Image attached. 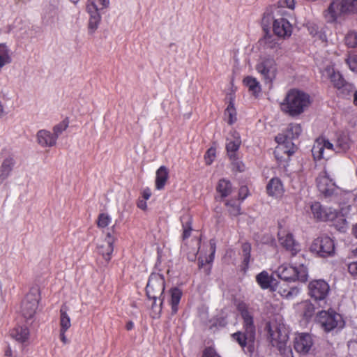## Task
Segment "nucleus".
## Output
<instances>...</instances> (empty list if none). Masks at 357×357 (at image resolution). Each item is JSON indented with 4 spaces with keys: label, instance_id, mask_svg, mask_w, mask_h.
<instances>
[{
    "label": "nucleus",
    "instance_id": "4",
    "mask_svg": "<svg viewBox=\"0 0 357 357\" xmlns=\"http://www.w3.org/2000/svg\"><path fill=\"white\" fill-rule=\"evenodd\" d=\"M165 288V277L159 273H151L149 278L148 283L146 287V294L149 300H153L152 308L154 309L156 305L157 299L160 300L158 306L159 312L165 301V296H163Z\"/></svg>",
    "mask_w": 357,
    "mask_h": 357
},
{
    "label": "nucleus",
    "instance_id": "59",
    "mask_svg": "<svg viewBox=\"0 0 357 357\" xmlns=\"http://www.w3.org/2000/svg\"><path fill=\"white\" fill-rule=\"evenodd\" d=\"M137 206L139 208H142L143 210H145L146 208V202H144V201H140L137 203Z\"/></svg>",
    "mask_w": 357,
    "mask_h": 357
},
{
    "label": "nucleus",
    "instance_id": "39",
    "mask_svg": "<svg viewBox=\"0 0 357 357\" xmlns=\"http://www.w3.org/2000/svg\"><path fill=\"white\" fill-rule=\"evenodd\" d=\"M101 21V17H89L88 23V31L89 34H93L98 29Z\"/></svg>",
    "mask_w": 357,
    "mask_h": 357
},
{
    "label": "nucleus",
    "instance_id": "45",
    "mask_svg": "<svg viewBox=\"0 0 357 357\" xmlns=\"http://www.w3.org/2000/svg\"><path fill=\"white\" fill-rule=\"evenodd\" d=\"M346 63L351 71L357 73V54L349 55L346 59Z\"/></svg>",
    "mask_w": 357,
    "mask_h": 357
},
{
    "label": "nucleus",
    "instance_id": "8",
    "mask_svg": "<svg viewBox=\"0 0 357 357\" xmlns=\"http://www.w3.org/2000/svg\"><path fill=\"white\" fill-rule=\"evenodd\" d=\"M40 295L37 291H30L21 302L20 314L26 321L32 319L38 310Z\"/></svg>",
    "mask_w": 357,
    "mask_h": 357
},
{
    "label": "nucleus",
    "instance_id": "26",
    "mask_svg": "<svg viewBox=\"0 0 357 357\" xmlns=\"http://www.w3.org/2000/svg\"><path fill=\"white\" fill-rule=\"evenodd\" d=\"M297 307V310L300 312L301 315L307 321L311 319L314 314L315 307L308 300L298 303Z\"/></svg>",
    "mask_w": 357,
    "mask_h": 357
},
{
    "label": "nucleus",
    "instance_id": "51",
    "mask_svg": "<svg viewBox=\"0 0 357 357\" xmlns=\"http://www.w3.org/2000/svg\"><path fill=\"white\" fill-rule=\"evenodd\" d=\"M251 244L248 242L243 243L242 244V252L243 255L250 254L251 252Z\"/></svg>",
    "mask_w": 357,
    "mask_h": 357
},
{
    "label": "nucleus",
    "instance_id": "40",
    "mask_svg": "<svg viewBox=\"0 0 357 357\" xmlns=\"http://www.w3.org/2000/svg\"><path fill=\"white\" fill-rule=\"evenodd\" d=\"M345 43L349 47H357V31H351L345 36Z\"/></svg>",
    "mask_w": 357,
    "mask_h": 357
},
{
    "label": "nucleus",
    "instance_id": "62",
    "mask_svg": "<svg viewBox=\"0 0 357 357\" xmlns=\"http://www.w3.org/2000/svg\"><path fill=\"white\" fill-rule=\"evenodd\" d=\"M214 252L215 250L213 251V252L211 253V256H210V259L212 261L213 259V255H214Z\"/></svg>",
    "mask_w": 357,
    "mask_h": 357
},
{
    "label": "nucleus",
    "instance_id": "42",
    "mask_svg": "<svg viewBox=\"0 0 357 357\" xmlns=\"http://www.w3.org/2000/svg\"><path fill=\"white\" fill-rule=\"evenodd\" d=\"M86 12L89 13V17L95 16V17H101L99 10H100V8H98L97 5L94 3V1H88L86 3Z\"/></svg>",
    "mask_w": 357,
    "mask_h": 357
},
{
    "label": "nucleus",
    "instance_id": "15",
    "mask_svg": "<svg viewBox=\"0 0 357 357\" xmlns=\"http://www.w3.org/2000/svg\"><path fill=\"white\" fill-rule=\"evenodd\" d=\"M114 236L107 232L100 243L97 246V252L102 258L105 265H107L111 261L114 252Z\"/></svg>",
    "mask_w": 357,
    "mask_h": 357
},
{
    "label": "nucleus",
    "instance_id": "48",
    "mask_svg": "<svg viewBox=\"0 0 357 357\" xmlns=\"http://www.w3.org/2000/svg\"><path fill=\"white\" fill-rule=\"evenodd\" d=\"M203 357H220L212 347H206L203 351Z\"/></svg>",
    "mask_w": 357,
    "mask_h": 357
},
{
    "label": "nucleus",
    "instance_id": "2",
    "mask_svg": "<svg viewBox=\"0 0 357 357\" xmlns=\"http://www.w3.org/2000/svg\"><path fill=\"white\" fill-rule=\"evenodd\" d=\"M285 135L280 134L275 137L278 145L274 151L278 161L289 160L294 153V146L291 139L298 138L302 132V128L298 123L289 124Z\"/></svg>",
    "mask_w": 357,
    "mask_h": 357
},
{
    "label": "nucleus",
    "instance_id": "35",
    "mask_svg": "<svg viewBox=\"0 0 357 357\" xmlns=\"http://www.w3.org/2000/svg\"><path fill=\"white\" fill-rule=\"evenodd\" d=\"M181 220L183 230L181 238L183 241H185L191 236L192 231V218L188 215L183 216Z\"/></svg>",
    "mask_w": 357,
    "mask_h": 357
},
{
    "label": "nucleus",
    "instance_id": "60",
    "mask_svg": "<svg viewBox=\"0 0 357 357\" xmlns=\"http://www.w3.org/2000/svg\"><path fill=\"white\" fill-rule=\"evenodd\" d=\"M352 234L356 238H357V223L353 226Z\"/></svg>",
    "mask_w": 357,
    "mask_h": 357
},
{
    "label": "nucleus",
    "instance_id": "61",
    "mask_svg": "<svg viewBox=\"0 0 357 357\" xmlns=\"http://www.w3.org/2000/svg\"><path fill=\"white\" fill-rule=\"evenodd\" d=\"M354 104L357 106V90L354 93Z\"/></svg>",
    "mask_w": 357,
    "mask_h": 357
},
{
    "label": "nucleus",
    "instance_id": "44",
    "mask_svg": "<svg viewBox=\"0 0 357 357\" xmlns=\"http://www.w3.org/2000/svg\"><path fill=\"white\" fill-rule=\"evenodd\" d=\"M216 157V149L215 147L209 148L205 155H204V160L206 165H211L213 162L215 160Z\"/></svg>",
    "mask_w": 357,
    "mask_h": 357
},
{
    "label": "nucleus",
    "instance_id": "12",
    "mask_svg": "<svg viewBox=\"0 0 357 357\" xmlns=\"http://www.w3.org/2000/svg\"><path fill=\"white\" fill-rule=\"evenodd\" d=\"M268 339L273 346L281 347L288 340V335L283 325L275 323L266 324Z\"/></svg>",
    "mask_w": 357,
    "mask_h": 357
},
{
    "label": "nucleus",
    "instance_id": "27",
    "mask_svg": "<svg viewBox=\"0 0 357 357\" xmlns=\"http://www.w3.org/2000/svg\"><path fill=\"white\" fill-rule=\"evenodd\" d=\"M256 281L262 289H271V290L275 291L273 288L274 279L267 271H263L257 274L256 276Z\"/></svg>",
    "mask_w": 357,
    "mask_h": 357
},
{
    "label": "nucleus",
    "instance_id": "18",
    "mask_svg": "<svg viewBox=\"0 0 357 357\" xmlns=\"http://www.w3.org/2000/svg\"><path fill=\"white\" fill-rule=\"evenodd\" d=\"M313 345V341L311 335L308 333H299L295 337L294 347L295 350L300 354H307Z\"/></svg>",
    "mask_w": 357,
    "mask_h": 357
},
{
    "label": "nucleus",
    "instance_id": "1",
    "mask_svg": "<svg viewBox=\"0 0 357 357\" xmlns=\"http://www.w3.org/2000/svg\"><path fill=\"white\" fill-rule=\"evenodd\" d=\"M237 310L243 320V331L233 333L231 337L238 342L245 353L252 354L254 351L256 335L253 317L248 311V305L243 301L238 303Z\"/></svg>",
    "mask_w": 357,
    "mask_h": 357
},
{
    "label": "nucleus",
    "instance_id": "38",
    "mask_svg": "<svg viewBox=\"0 0 357 357\" xmlns=\"http://www.w3.org/2000/svg\"><path fill=\"white\" fill-rule=\"evenodd\" d=\"M225 205L231 216H238L241 214L240 204L236 200H229Z\"/></svg>",
    "mask_w": 357,
    "mask_h": 357
},
{
    "label": "nucleus",
    "instance_id": "41",
    "mask_svg": "<svg viewBox=\"0 0 357 357\" xmlns=\"http://www.w3.org/2000/svg\"><path fill=\"white\" fill-rule=\"evenodd\" d=\"M112 221L111 217L105 213H100L97 220V225L99 228L107 227Z\"/></svg>",
    "mask_w": 357,
    "mask_h": 357
},
{
    "label": "nucleus",
    "instance_id": "17",
    "mask_svg": "<svg viewBox=\"0 0 357 357\" xmlns=\"http://www.w3.org/2000/svg\"><path fill=\"white\" fill-rule=\"evenodd\" d=\"M322 76L328 79L333 86L340 90L348 86L342 75L338 71H335L333 66H327L322 71Z\"/></svg>",
    "mask_w": 357,
    "mask_h": 357
},
{
    "label": "nucleus",
    "instance_id": "21",
    "mask_svg": "<svg viewBox=\"0 0 357 357\" xmlns=\"http://www.w3.org/2000/svg\"><path fill=\"white\" fill-rule=\"evenodd\" d=\"M183 296L181 289L178 287L171 288L166 297V302L171 307V313L172 315L176 314L179 309V303Z\"/></svg>",
    "mask_w": 357,
    "mask_h": 357
},
{
    "label": "nucleus",
    "instance_id": "55",
    "mask_svg": "<svg viewBox=\"0 0 357 357\" xmlns=\"http://www.w3.org/2000/svg\"><path fill=\"white\" fill-rule=\"evenodd\" d=\"M67 331H60L59 330V337H60V340L64 344H66L67 343H68V340L66 336V333Z\"/></svg>",
    "mask_w": 357,
    "mask_h": 357
},
{
    "label": "nucleus",
    "instance_id": "11",
    "mask_svg": "<svg viewBox=\"0 0 357 357\" xmlns=\"http://www.w3.org/2000/svg\"><path fill=\"white\" fill-rule=\"evenodd\" d=\"M308 294L316 302L326 303V298L329 293L330 287L324 280H314L308 284Z\"/></svg>",
    "mask_w": 357,
    "mask_h": 357
},
{
    "label": "nucleus",
    "instance_id": "47",
    "mask_svg": "<svg viewBox=\"0 0 357 357\" xmlns=\"http://www.w3.org/2000/svg\"><path fill=\"white\" fill-rule=\"evenodd\" d=\"M278 3L282 8L287 7L293 10L294 9L296 1L295 0H280Z\"/></svg>",
    "mask_w": 357,
    "mask_h": 357
},
{
    "label": "nucleus",
    "instance_id": "19",
    "mask_svg": "<svg viewBox=\"0 0 357 357\" xmlns=\"http://www.w3.org/2000/svg\"><path fill=\"white\" fill-rule=\"evenodd\" d=\"M313 218L317 221H328L335 216L333 210L331 208L324 207L319 202H315L310 206Z\"/></svg>",
    "mask_w": 357,
    "mask_h": 357
},
{
    "label": "nucleus",
    "instance_id": "30",
    "mask_svg": "<svg viewBox=\"0 0 357 357\" xmlns=\"http://www.w3.org/2000/svg\"><path fill=\"white\" fill-rule=\"evenodd\" d=\"M169 178V170L165 166H161L156 171L155 188L162 190L164 188Z\"/></svg>",
    "mask_w": 357,
    "mask_h": 357
},
{
    "label": "nucleus",
    "instance_id": "16",
    "mask_svg": "<svg viewBox=\"0 0 357 357\" xmlns=\"http://www.w3.org/2000/svg\"><path fill=\"white\" fill-rule=\"evenodd\" d=\"M278 13L282 17L274 20L273 24V32L279 38L283 39L289 38L292 33V25L283 17L284 14L282 9L278 10Z\"/></svg>",
    "mask_w": 357,
    "mask_h": 357
},
{
    "label": "nucleus",
    "instance_id": "31",
    "mask_svg": "<svg viewBox=\"0 0 357 357\" xmlns=\"http://www.w3.org/2000/svg\"><path fill=\"white\" fill-rule=\"evenodd\" d=\"M224 119L231 126L237 121V112L234 100L231 98L227 108L224 111Z\"/></svg>",
    "mask_w": 357,
    "mask_h": 357
},
{
    "label": "nucleus",
    "instance_id": "6",
    "mask_svg": "<svg viewBox=\"0 0 357 357\" xmlns=\"http://www.w3.org/2000/svg\"><path fill=\"white\" fill-rule=\"evenodd\" d=\"M278 276L284 281H300L305 282L308 278L307 266L301 263L298 266H291L284 264L280 266L276 271Z\"/></svg>",
    "mask_w": 357,
    "mask_h": 357
},
{
    "label": "nucleus",
    "instance_id": "52",
    "mask_svg": "<svg viewBox=\"0 0 357 357\" xmlns=\"http://www.w3.org/2000/svg\"><path fill=\"white\" fill-rule=\"evenodd\" d=\"M233 165L237 169L238 172H243L245 170V165L241 162L238 161V158L236 160L231 161Z\"/></svg>",
    "mask_w": 357,
    "mask_h": 357
},
{
    "label": "nucleus",
    "instance_id": "10",
    "mask_svg": "<svg viewBox=\"0 0 357 357\" xmlns=\"http://www.w3.org/2000/svg\"><path fill=\"white\" fill-rule=\"evenodd\" d=\"M256 70L266 84H272L276 78L278 67L273 58H264L256 65Z\"/></svg>",
    "mask_w": 357,
    "mask_h": 357
},
{
    "label": "nucleus",
    "instance_id": "56",
    "mask_svg": "<svg viewBox=\"0 0 357 357\" xmlns=\"http://www.w3.org/2000/svg\"><path fill=\"white\" fill-rule=\"evenodd\" d=\"M243 256V266H245V268H248L250 261L251 255L248 254V255H245Z\"/></svg>",
    "mask_w": 357,
    "mask_h": 357
},
{
    "label": "nucleus",
    "instance_id": "3",
    "mask_svg": "<svg viewBox=\"0 0 357 357\" xmlns=\"http://www.w3.org/2000/svg\"><path fill=\"white\" fill-rule=\"evenodd\" d=\"M311 102V97L308 93L297 89H292L287 93L280 108L284 113L294 117L303 113Z\"/></svg>",
    "mask_w": 357,
    "mask_h": 357
},
{
    "label": "nucleus",
    "instance_id": "53",
    "mask_svg": "<svg viewBox=\"0 0 357 357\" xmlns=\"http://www.w3.org/2000/svg\"><path fill=\"white\" fill-rule=\"evenodd\" d=\"M320 142H322V144H324V149L329 151H333L334 150L333 149V144H331L328 140L322 139L320 140Z\"/></svg>",
    "mask_w": 357,
    "mask_h": 357
},
{
    "label": "nucleus",
    "instance_id": "43",
    "mask_svg": "<svg viewBox=\"0 0 357 357\" xmlns=\"http://www.w3.org/2000/svg\"><path fill=\"white\" fill-rule=\"evenodd\" d=\"M68 123V120L66 119L59 124L54 126L53 128L54 135L58 137L60 134L67 129Z\"/></svg>",
    "mask_w": 357,
    "mask_h": 357
},
{
    "label": "nucleus",
    "instance_id": "63",
    "mask_svg": "<svg viewBox=\"0 0 357 357\" xmlns=\"http://www.w3.org/2000/svg\"><path fill=\"white\" fill-rule=\"evenodd\" d=\"M73 3H77L79 0H71Z\"/></svg>",
    "mask_w": 357,
    "mask_h": 357
},
{
    "label": "nucleus",
    "instance_id": "7",
    "mask_svg": "<svg viewBox=\"0 0 357 357\" xmlns=\"http://www.w3.org/2000/svg\"><path fill=\"white\" fill-rule=\"evenodd\" d=\"M317 318L318 323L326 332H330L335 328H342L344 326L342 315L331 309L319 312Z\"/></svg>",
    "mask_w": 357,
    "mask_h": 357
},
{
    "label": "nucleus",
    "instance_id": "25",
    "mask_svg": "<svg viewBox=\"0 0 357 357\" xmlns=\"http://www.w3.org/2000/svg\"><path fill=\"white\" fill-rule=\"evenodd\" d=\"M13 155H9L3 160L0 166V185L10 176L15 166Z\"/></svg>",
    "mask_w": 357,
    "mask_h": 357
},
{
    "label": "nucleus",
    "instance_id": "23",
    "mask_svg": "<svg viewBox=\"0 0 357 357\" xmlns=\"http://www.w3.org/2000/svg\"><path fill=\"white\" fill-rule=\"evenodd\" d=\"M232 136L233 139H227L226 150L229 160L234 161L237 159L236 152L241 146V139L240 135L236 131L232 132Z\"/></svg>",
    "mask_w": 357,
    "mask_h": 357
},
{
    "label": "nucleus",
    "instance_id": "54",
    "mask_svg": "<svg viewBox=\"0 0 357 357\" xmlns=\"http://www.w3.org/2000/svg\"><path fill=\"white\" fill-rule=\"evenodd\" d=\"M4 356L6 357H16L13 355V351L10 344H8L4 349Z\"/></svg>",
    "mask_w": 357,
    "mask_h": 357
},
{
    "label": "nucleus",
    "instance_id": "50",
    "mask_svg": "<svg viewBox=\"0 0 357 357\" xmlns=\"http://www.w3.org/2000/svg\"><path fill=\"white\" fill-rule=\"evenodd\" d=\"M348 271L353 276H357V261H354L349 264Z\"/></svg>",
    "mask_w": 357,
    "mask_h": 357
},
{
    "label": "nucleus",
    "instance_id": "14",
    "mask_svg": "<svg viewBox=\"0 0 357 357\" xmlns=\"http://www.w3.org/2000/svg\"><path fill=\"white\" fill-rule=\"evenodd\" d=\"M278 238L280 245L292 256H295L301 250L300 245L294 239V235L281 227L278 232Z\"/></svg>",
    "mask_w": 357,
    "mask_h": 357
},
{
    "label": "nucleus",
    "instance_id": "20",
    "mask_svg": "<svg viewBox=\"0 0 357 357\" xmlns=\"http://www.w3.org/2000/svg\"><path fill=\"white\" fill-rule=\"evenodd\" d=\"M10 335L18 343L27 345L31 337L30 329L26 325H17L10 331Z\"/></svg>",
    "mask_w": 357,
    "mask_h": 357
},
{
    "label": "nucleus",
    "instance_id": "46",
    "mask_svg": "<svg viewBox=\"0 0 357 357\" xmlns=\"http://www.w3.org/2000/svg\"><path fill=\"white\" fill-rule=\"evenodd\" d=\"M264 45L266 48L274 49L278 46V43L272 36L266 35L264 38Z\"/></svg>",
    "mask_w": 357,
    "mask_h": 357
},
{
    "label": "nucleus",
    "instance_id": "57",
    "mask_svg": "<svg viewBox=\"0 0 357 357\" xmlns=\"http://www.w3.org/2000/svg\"><path fill=\"white\" fill-rule=\"evenodd\" d=\"M151 196V192L150 190V189L149 188H146L145 190H144L143 192H142V197L145 199V200H148Z\"/></svg>",
    "mask_w": 357,
    "mask_h": 357
},
{
    "label": "nucleus",
    "instance_id": "49",
    "mask_svg": "<svg viewBox=\"0 0 357 357\" xmlns=\"http://www.w3.org/2000/svg\"><path fill=\"white\" fill-rule=\"evenodd\" d=\"M249 194V190L246 186H242L239 189L238 198L241 200H244Z\"/></svg>",
    "mask_w": 357,
    "mask_h": 357
},
{
    "label": "nucleus",
    "instance_id": "24",
    "mask_svg": "<svg viewBox=\"0 0 357 357\" xmlns=\"http://www.w3.org/2000/svg\"><path fill=\"white\" fill-rule=\"evenodd\" d=\"M37 142L42 147L54 146L57 141V137L46 130H40L36 135Z\"/></svg>",
    "mask_w": 357,
    "mask_h": 357
},
{
    "label": "nucleus",
    "instance_id": "36",
    "mask_svg": "<svg viewBox=\"0 0 357 357\" xmlns=\"http://www.w3.org/2000/svg\"><path fill=\"white\" fill-rule=\"evenodd\" d=\"M325 150L326 149H324V144H322V142H320L319 139L317 140L312 149V153L314 159L315 160H319L322 158H325Z\"/></svg>",
    "mask_w": 357,
    "mask_h": 357
},
{
    "label": "nucleus",
    "instance_id": "32",
    "mask_svg": "<svg viewBox=\"0 0 357 357\" xmlns=\"http://www.w3.org/2000/svg\"><path fill=\"white\" fill-rule=\"evenodd\" d=\"M334 217L329 219L328 221L333 222V225L340 231L344 232L347 228V221L345 217L340 213L333 210Z\"/></svg>",
    "mask_w": 357,
    "mask_h": 357
},
{
    "label": "nucleus",
    "instance_id": "33",
    "mask_svg": "<svg viewBox=\"0 0 357 357\" xmlns=\"http://www.w3.org/2000/svg\"><path fill=\"white\" fill-rule=\"evenodd\" d=\"M68 307L66 305L61 306L60 309V318H59V326L60 331H68L71 326V320L67 313Z\"/></svg>",
    "mask_w": 357,
    "mask_h": 357
},
{
    "label": "nucleus",
    "instance_id": "5",
    "mask_svg": "<svg viewBox=\"0 0 357 357\" xmlns=\"http://www.w3.org/2000/svg\"><path fill=\"white\" fill-rule=\"evenodd\" d=\"M356 13L357 0H333L324 11V17L328 22H333L342 14Z\"/></svg>",
    "mask_w": 357,
    "mask_h": 357
},
{
    "label": "nucleus",
    "instance_id": "58",
    "mask_svg": "<svg viewBox=\"0 0 357 357\" xmlns=\"http://www.w3.org/2000/svg\"><path fill=\"white\" fill-rule=\"evenodd\" d=\"M134 327H135V324L132 321H129L126 324V329L127 331H131L134 328Z\"/></svg>",
    "mask_w": 357,
    "mask_h": 357
},
{
    "label": "nucleus",
    "instance_id": "37",
    "mask_svg": "<svg viewBox=\"0 0 357 357\" xmlns=\"http://www.w3.org/2000/svg\"><path fill=\"white\" fill-rule=\"evenodd\" d=\"M350 140L346 136H340L337 138L335 149L337 152H345L350 148Z\"/></svg>",
    "mask_w": 357,
    "mask_h": 357
},
{
    "label": "nucleus",
    "instance_id": "22",
    "mask_svg": "<svg viewBox=\"0 0 357 357\" xmlns=\"http://www.w3.org/2000/svg\"><path fill=\"white\" fill-rule=\"evenodd\" d=\"M266 190L268 196L277 199L281 198L284 192V185L282 181L278 177L270 179L266 185Z\"/></svg>",
    "mask_w": 357,
    "mask_h": 357
},
{
    "label": "nucleus",
    "instance_id": "13",
    "mask_svg": "<svg viewBox=\"0 0 357 357\" xmlns=\"http://www.w3.org/2000/svg\"><path fill=\"white\" fill-rule=\"evenodd\" d=\"M317 185L319 192L325 197L332 196L337 190V186L326 168L317 178Z\"/></svg>",
    "mask_w": 357,
    "mask_h": 357
},
{
    "label": "nucleus",
    "instance_id": "34",
    "mask_svg": "<svg viewBox=\"0 0 357 357\" xmlns=\"http://www.w3.org/2000/svg\"><path fill=\"white\" fill-rule=\"evenodd\" d=\"M216 190L220 194L221 198L227 197L231 194L232 190L231 182L225 178L220 179L217 185Z\"/></svg>",
    "mask_w": 357,
    "mask_h": 357
},
{
    "label": "nucleus",
    "instance_id": "9",
    "mask_svg": "<svg viewBox=\"0 0 357 357\" xmlns=\"http://www.w3.org/2000/svg\"><path fill=\"white\" fill-rule=\"evenodd\" d=\"M310 250L321 257H332L335 250L334 241L328 236L317 237L312 243Z\"/></svg>",
    "mask_w": 357,
    "mask_h": 357
},
{
    "label": "nucleus",
    "instance_id": "28",
    "mask_svg": "<svg viewBox=\"0 0 357 357\" xmlns=\"http://www.w3.org/2000/svg\"><path fill=\"white\" fill-rule=\"evenodd\" d=\"M278 292L283 298L292 299L300 292L297 287H289L287 284H280L278 286Z\"/></svg>",
    "mask_w": 357,
    "mask_h": 357
},
{
    "label": "nucleus",
    "instance_id": "29",
    "mask_svg": "<svg viewBox=\"0 0 357 357\" xmlns=\"http://www.w3.org/2000/svg\"><path fill=\"white\" fill-rule=\"evenodd\" d=\"M243 83L255 96H258L261 91L260 83L255 77L247 76L243 79Z\"/></svg>",
    "mask_w": 357,
    "mask_h": 357
}]
</instances>
